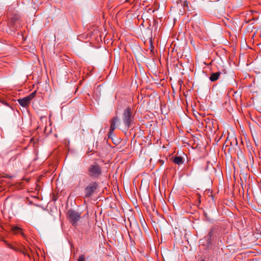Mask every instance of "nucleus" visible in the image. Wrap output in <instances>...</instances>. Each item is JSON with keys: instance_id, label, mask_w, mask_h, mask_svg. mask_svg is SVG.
<instances>
[{"instance_id": "obj_1", "label": "nucleus", "mask_w": 261, "mask_h": 261, "mask_svg": "<svg viewBox=\"0 0 261 261\" xmlns=\"http://www.w3.org/2000/svg\"><path fill=\"white\" fill-rule=\"evenodd\" d=\"M134 117L130 108H127L124 110L122 114V120L127 129H128L130 125L133 123Z\"/></svg>"}, {"instance_id": "obj_2", "label": "nucleus", "mask_w": 261, "mask_h": 261, "mask_svg": "<svg viewBox=\"0 0 261 261\" xmlns=\"http://www.w3.org/2000/svg\"><path fill=\"white\" fill-rule=\"evenodd\" d=\"M101 173V169L100 166L95 163L91 165L88 170V174L92 178H97Z\"/></svg>"}, {"instance_id": "obj_3", "label": "nucleus", "mask_w": 261, "mask_h": 261, "mask_svg": "<svg viewBox=\"0 0 261 261\" xmlns=\"http://www.w3.org/2000/svg\"><path fill=\"white\" fill-rule=\"evenodd\" d=\"M67 217L72 225L76 226L77 222L81 218V213L72 210H69L67 212Z\"/></svg>"}, {"instance_id": "obj_4", "label": "nucleus", "mask_w": 261, "mask_h": 261, "mask_svg": "<svg viewBox=\"0 0 261 261\" xmlns=\"http://www.w3.org/2000/svg\"><path fill=\"white\" fill-rule=\"evenodd\" d=\"M98 187V185L95 182L90 183L85 189V197H89L95 192Z\"/></svg>"}, {"instance_id": "obj_5", "label": "nucleus", "mask_w": 261, "mask_h": 261, "mask_svg": "<svg viewBox=\"0 0 261 261\" xmlns=\"http://www.w3.org/2000/svg\"><path fill=\"white\" fill-rule=\"evenodd\" d=\"M119 123V118L118 116L114 117L110 121V128L109 132V137L113 135V131L116 128V124Z\"/></svg>"}, {"instance_id": "obj_6", "label": "nucleus", "mask_w": 261, "mask_h": 261, "mask_svg": "<svg viewBox=\"0 0 261 261\" xmlns=\"http://www.w3.org/2000/svg\"><path fill=\"white\" fill-rule=\"evenodd\" d=\"M18 101L20 106L25 107L30 103L31 100L27 96L23 98L18 99Z\"/></svg>"}, {"instance_id": "obj_7", "label": "nucleus", "mask_w": 261, "mask_h": 261, "mask_svg": "<svg viewBox=\"0 0 261 261\" xmlns=\"http://www.w3.org/2000/svg\"><path fill=\"white\" fill-rule=\"evenodd\" d=\"M216 230L215 227H212L210 230L208 234L207 235V242L208 243H210L211 242L212 238L213 237L214 233L215 232V231Z\"/></svg>"}, {"instance_id": "obj_8", "label": "nucleus", "mask_w": 261, "mask_h": 261, "mask_svg": "<svg viewBox=\"0 0 261 261\" xmlns=\"http://www.w3.org/2000/svg\"><path fill=\"white\" fill-rule=\"evenodd\" d=\"M220 73H221L220 72L212 73L209 78L211 82H215V81H217L219 79V77L220 75Z\"/></svg>"}, {"instance_id": "obj_9", "label": "nucleus", "mask_w": 261, "mask_h": 261, "mask_svg": "<svg viewBox=\"0 0 261 261\" xmlns=\"http://www.w3.org/2000/svg\"><path fill=\"white\" fill-rule=\"evenodd\" d=\"M173 162L178 165H180L183 164V159L181 156H176L173 160Z\"/></svg>"}, {"instance_id": "obj_10", "label": "nucleus", "mask_w": 261, "mask_h": 261, "mask_svg": "<svg viewBox=\"0 0 261 261\" xmlns=\"http://www.w3.org/2000/svg\"><path fill=\"white\" fill-rule=\"evenodd\" d=\"M226 143H227V144L229 143L230 146L233 147V146L237 145L238 142H237L236 138H232V140L230 141V140H227Z\"/></svg>"}, {"instance_id": "obj_11", "label": "nucleus", "mask_w": 261, "mask_h": 261, "mask_svg": "<svg viewBox=\"0 0 261 261\" xmlns=\"http://www.w3.org/2000/svg\"><path fill=\"white\" fill-rule=\"evenodd\" d=\"M12 231L15 233H18L22 232V229L19 227L15 226L12 228Z\"/></svg>"}, {"instance_id": "obj_12", "label": "nucleus", "mask_w": 261, "mask_h": 261, "mask_svg": "<svg viewBox=\"0 0 261 261\" xmlns=\"http://www.w3.org/2000/svg\"><path fill=\"white\" fill-rule=\"evenodd\" d=\"M183 6L184 8H186L188 11H190V9L189 7V3L187 1H185L184 2Z\"/></svg>"}, {"instance_id": "obj_13", "label": "nucleus", "mask_w": 261, "mask_h": 261, "mask_svg": "<svg viewBox=\"0 0 261 261\" xmlns=\"http://www.w3.org/2000/svg\"><path fill=\"white\" fill-rule=\"evenodd\" d=\"M36 91H34L32 92L31 94H30L29 95H28V97L30 99V100H31L36 96Z\"/></svg>"}, {"instance_id": "obj_14", "label": "nucleus", "mask_w": 261, "mask_h": 261, "mask_svg": "<svg viewBox=\"0 0 261 261\" xmlns=\"http://www.w3.org/2000/svg\"><path fill=\"white\" fill-rule=\"evenodd\" d=\"M85 258L84 255H81L77 259V261H85Z\"/></svg>"}, {"instance_id": "obj_15", "label": "nucleus", "mask_w": 261, "mask_h": 261, "mask_svg": "<svg viewBox=\"0 0 261 261\" xmlns=\"http://www.w3.org/2000/svg\"><path fill=\"white\" fill-rule=\"evenodd\" d=\"M199 261H204V260L202 259H201V260H199Z\"/></svg>"}]
</instances>
